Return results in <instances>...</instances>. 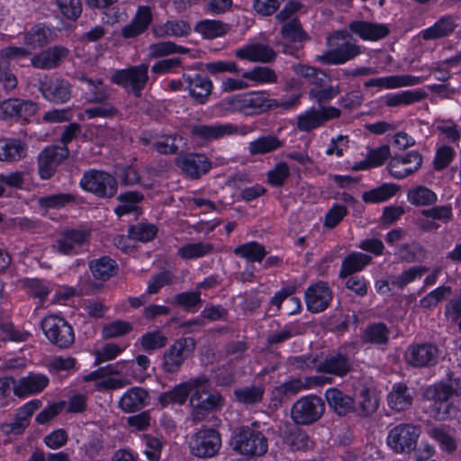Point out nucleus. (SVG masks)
Here are the masks:
<instances>
[{"label": "nucleus", "instance_id": "obj_1", "mask_svg": "<svg viewBox=\"0 0 461 461\" xmlns=\"http://www.w3.org/2000/svg\"><path fill=\"white\" fill-rule=\"evenodd\" d=\"M299 99L300 95L295 94L289 100L279 103L269 98L267 92L252 91L222 99L218 107L226 113L240 112L246 115H258L278 107L288 110L296 105Z\"/></svg>", "mask_w": 461, "mask_h": 461}, {"label": "nucleus", "instance_id": "obj_2", "mask_svg": "<svg viewBox=\"0 0 461 461\" xmlns=\"http://www.w3.org/2000/svg\"><path fill=\"white\" fill-rule=\"evenodd\" d=\"M210 378L205 375L194 377L189 398L190 420L193 423L204 420L207 416L221 410L225 400L217 390L212 389Z\"/></svg>", "mask_w": 461, "mask_h": 461}, {"label": "nucleus", "instance_id": "obj_3", "mask_svg": "<svg viewBox=\"0 0 461 461\" xmlns=\"http://www.w3.org/2000/svg\"><path fill=\"white\" fill-rule=\"evenodd\" d=\"M233 449L244 456H261L268 449L265 434L256 428L242 426L238 428L232 438Z\"/></svg>", "mask_w": 461, "mask_h": 461}, {"label": "nucleus", "instance_id": "obj_4", "mask_svg": "<svg viewBox=\"0 0 461 461\" xmlns=\"http://www.w3.org/2000/svg\"><path fill=\"white\" fill-rule=\"evenodd\" d=\"M294 361L300 368H315L317 372L340 377L346 375L352 366L349 357L340 353L330 354L323 361H319L317 357L311 355L295 357Z\"/></svg>", "mask_w": 461, "mask_h": 461}, {"label": "nucleus", "instance_id": "obj_5", "mask_svg": "<svg viewBox=\"0 0 461 461\" xmlns=\"http://www.w3.org/2000/svg\"><path fill=\"white\" fill-rule=\"evenodd\" d=\"M111 81L124 88L127 93L140 98L149 81V66L140 64L116 70L111 76Z\"/></svg>", "mask_w": 461, "mask_h": 461}, {"label": "nucleus", "instance_id": "obj_6", "mask_svg": "<svg viewBox=\"0 0 461 461\" xmlns=\"http://www.w3.org/2000/svg\"><path fill=\"white\" fill-rule=\"evenodd\" d=\"M221 447V438L218 430L202 426L190 439L189 448L193 456L199 458L215 456Z\"/></svg>", "mask_w": 461, "mask_h": 461}, {"label": "nucleus", "instance_id": "obj_7", "mask_svg": "<svg viewBox=\"0 0 461 461\" xmlns=\"http://www.w3.org/2000/svg\"><path fill=\"white\" fill-rule=\"evenodd\" d=\"M325 411L323 400L317 395L298 399L290 410L292 420L297 425H311L319 420Z\"/></svg>", "mask_w": 461, "mask_h": 461}, {"label": "nucleus", "instance_id": "obj_8", "mask_svg": "<svg viewBox=\"0 0 461 461\" xmlns=\"http://www.w3.org/2000/svg\"><path fill=\"white\" fill-rule=\"evenodd\" d=\"M420 428L411 423H402L393 427L388 433L387 445L397 454H410L417 447Z\"/></svg>", "mask_w": 461, "mask_h": 461}, {"label": "nucleus", "instance_id": "obj_9", "mask_svg": "<svg viewBox=\"0 0 461 461\" xmlns=\"http://www.w3.org/2000/svg\"><path fill=\"white\" fill-rule=\"evenodd\" d=\"M80 186L100 198H111L117 192V180L109 173L90 169L84 173Z\"/></svg>", "mask_w": 461, "mask_h": 461}, {"label": "nucleus", "instance_id": "obj_10", "mask_svg": "<svg viewBox=\"0 0 461 461\" xmlns=\"http://www.w3.org/2000/svg\"><path fill=\"white\" fill-rule=\"evenodd\" d=\"M41 326L50 343L60 348H68L75 341L73 327L61 317H45Z\"/></svg>", "mask_w": 461, "mask_h": 461}, {"label": "nucleus", "instance_id": "obj_11", "mask_svg": "<svg viewBox=\"0 0 461 461\" xmlns=\"http://www.w3.org/2000/svg\"><path fill=\"white\" fill-rule=\"evenodd\" d=\"M332 38L340 40L343 42L341 44H338L333 50L317 57V59L324 65L343 64L353 59L362 52L359 45L348 41L351 39V35L348 32H336Z\"/></svg>", "mask_w": 461, "mask_h": 461}, {"label": "nucleus", "instance_id": "obj_12", "mask_svg": "<svg viewBox=\"0 0 461 461\" xmlns=\"http://www.w3.org/2000/svg\"><path fill=\"white\" fill-rule=\"evenodd\" d=\"M196 341L193 338H180L176 339L164 352L162 369L168 374L177 373L185 360L193 354Z\"/></svg>", "mask_w": 461, "mask_h": 461}, {"label": "nucleus", "instance_id": "obj_13", "mask_svg": "<svg viewBox=\"0 0 461 461\" xmlns=\"http://www.w3.org/2000/svg\"><path fill=\"white\" fill-rule=\"evenodd\" d=\"M440 350L433 343L410 345L404 354L406 363L416 368L432 367L438 362Z\"/></svg>", "mask_w": 461, "mask_h": 461}, {"label": "nucleus", "instance_id": "obj_14", "mask_svg": "<svg viewBox=\"0 0 461 461\" xmlns=\"http://www.w3.org/2000/svg\"><path fill=\"white\" fill-rule=\"evenodd\" d=\"M340 115V110L335 106L312 107L298 115L297 128L301 131H311Z\"/></svg>", "mask_w": 461, "mask_h": 461}, {"label": "nucleus", "instance_id": "obj_15", "mask_svg": "<svg viewBox=\"0 0 461 461\" xmlns=\"http://www.w3.org/2000/svg\"><path fill=\"white\" fill-rule=\"evenodd\" d=\"M71 88V84L61 77L46 76L39 80V90L44 99L56 104L70 100Z\"/></svg>", "mask_w": 461, "mask_h": 461}, {"label": "nucleus", "instance_id": "obj_16", "mask_svg": "<svg viewBox=\"0 0 461 461\" xmlns=\"http://www.w3.org/2000/svg\"><path fill=\"white\" fill-rule=\"evenodd\" d=\"M68 147L50 145L41 151L38 156V171L41 178L50 179L57 167L69 157Z\"/></svg>", "mask_w": 461, "mask_h": 461}, {"label": "nucleus", "instance_id": "obj_17", "mask_svg": "<svg viewBox=\"0 0 461 461\" xmlns=\"http://www.w3.org/2000/svg\"><path fill=\"white\" fill-rule=\"evenodd\" d=\"M175 165L192 179H198L212 167L210 159L202 153H186L176 158Z\"/></svg>", "mask_w": 461, "mask_h": 461}, {"label": "nucleus", "instance_id": "obj_18", "mask_svg": "<svg viewBox=\"0 0 461 461\" xmlns=\"http://www.w3.org/2000/svg\"><path fill=\"white\" fill-rule=\"evenodd\" d=\"M90 232L84 230H67L60 234L53 248L60 254H77L88 243Z\"/></svg>", "mask_w": 461, "mask_h": 461}, {"label": "nucleus", "instance_id": "obj_19", "mask_svg": "<svg viewBox=\"0 0 461 461\" xmlns=\"http://www.w3.org/2000/svg\"><path fill=\"white\" fill-rule=\"evenodd\" d=\"M332 299V292L324 282H319L308 287L305 291L307 309L313 313L326 310Z\"/></svg>", "mask_w": 461, "mask_h": 461}, {"label": "nucleus", "instance_id": "obj_20", "mask_svg": "<svg viewBox=\"0 0 461 461\" xmlns=\"http://www.w3.org/2000/svg\"><path fill=\"white\" fill-rule=\"evenodd\" d=\"M188 129L192 138L205 141L218 140L238 131L237 127L230 123L215 125L192 124L188 126Z\"/></svg>", "mask_w": 461, "mask_h": 461}, {"label": "nucleus", "instance_id": "obj_21", "mask_svg": "<svg viewBox=\"0 0 461 461\" xmlns=\"http://www.w3.org/2000/svg\"><path fill=\"white\" fill-rule=\"evenodd\" d=\"M183 79L187 84L190 96L198 104H205L212 91V80L200 74L194 76L183 74Z\"/></svg>", "mask_w": 461, "mask_h": 461}, {"label": "nucleus", "instance_id": "obj_22", "mask_svg": "<svg viewBox=\"0 0 461 461\" xmlns=\"http://www.w3.org/2000/svg\"><path fill=\"white\" fill-rule=\"evenodd\" d=\"M41 406V400H32L20 407L15 413L14 420L2 426L3 430L7 434H21L29 426V419Z\"/></svg>", "mask_w": 461, "mask_h": 461}, {"label": "nucleus", "instance_id": "obj_23", "mask_svg": "<svg viewBox=\"0 0 461 461\" xmlns=\"http://www.w3.org/2000/svg\"><path fill=\"white\" fill-rule=\"evenodd\" d=\"M237 58L251 62L271 63L276 59V52L263 43L248 44L235 51Z\"/></svg>", "mask_w": 461, "mask_h": 461}, {"label": "nucleus", "instance_id": "obj_24", "mask_svg": "<svg viewBox=\"0 0 461 461\" xmlns=\"http://www.w3.org/2000/svg\"><path fill=\"white\" fill-rule=\"evenodd\" d=\"M350 32L365 41H379L390 33L386 24L375 23L366 21H353L349 23Z\"/></svg>", "mask_w": 461, "mask_h": 461}, {"label": "nucleus", "instance_id": "obj_25", "mask_svg": "<svg viewBox=\"0 0 461 461\" xmlns=\"http://www.w3.org/2000/svg\"><path fill=\"white\" fill-rule=\"evenodd\" d=\"M28 154V145L20 139H0V161L14 163L24 159Z\"/></svg>", "mask_w": 461, "mask_h": 461}, {"label": "nucleus", "instance_id": "obj_26", "mask_svg": "<svg viewBox=\"0 0 461 461\" xmlns=\"http://www.w3.org/2000/svg\"><path fill=\"white\" fill-rule=\"evenodd\" d=\"M68 52V50L65 47L54 46L35 55L32 59V64L37 68L52 69L60 65Z\"/></svg>", "mask_w": 461, "mask_h": 461}, {"label": "nucleus", "instance_id": "obj_27", "mask_svg": "<svg viewBox=\"0 0 461 461\" xmlns=\"http://www.w3.org/2000/svg\"><path fill=\"white\" fill-rule=\"evenodd\" d=\"M49 384V378L42 374H30L18 380L14 385V395L22 398L42 392Z\"/></svg>", "mask_w": 461, "mask_h": 461}, {"label": "nucleus", "instance_id": "obj_28", "mask_svg": "<svg viewBox=\"0 0 461 461\" xmlns=\"http://www.w3.org/2000/svg\"><path fill=\"white\" fill-rule=\"evenodd\" d=\"M265 392V384L258 382L235 388L233 395L237 402L246 406H253L263 401Z\"/></svg>", "mask_w": 461, "mask_h": 461}, {"label": "nucleus", "instance_id": "obj_29", "mask_svg": "<svg viewBox=\"0 0 461 461\" xmlns=\"http://www.w3.org/2000/svg\"><path fill=\"white\" fill-rule=\"evenodd\" d=\"M325 398L329 406L339 416H345L356 410L354 399L338 388L326 390Z\"/></svg>", "mask_w": 461, "mask_h": 461}, {"label": "nucleus", "instance_id": "obj_30", "mask_svg": "<svg viewBox=\"0 0 461 461\" xmlns=\"http://www.w3.org/2000/svg\"><path fill=\"white\" fill-rule=\"evenodd\" d=\"M194 377L176 385L173 389L161 393L158 396V403L162 408L169 404L183 405L191 394Z\"/></svg>", "mask_w": 461, "mask_h": 461}, {"label": "nucleus", "instance_id": "obj_31", "mask_svg": "<svg viewBox=\"0 0 461 461\" xmlns=\"http://www.w3.org/2000/svg\"><path fill=\"white\" fill-rule=\"evenodd\" d=\"M148 398V391L141 387H132L122 396L119 407L125 412H135L147 405Z\"/></svg>", "mask_w": 461, "mask_h": 461}, {"label": "nucleus", "instance_id": "obj_32", "mask_svg": "<svg viewBox=\"0 0 461 461\" xmlns=\"http://www.w3.org/2000/svg\"><path fill=\"white\" fill-rule=\"evenodd\" d=\"M388 405L397 411H404L409 409L413 401V393L411 390L403 383L393 384L392 391L387 396Z\"/></svg>", "mask_w": 461, "mask_h": 461}, {"label": "nucleus", "instance_id": "obj_33", "mask_svg": "<svg viewBox=\"0 0 461 461\" xmlns=\"http://www.w3.org/2000/svg\"><path fill=\"white\" fill-rule=\"evenodd\" d=\"M390 329L384 322L368 324L363 330L360 339L365 344L376 346L387 345L390 339Z\"/></svg>", "mask_w": 461, "mask_h": 461}, {"label": "nucleus", "instance_id": "obj_34", "mask_svg": "<svg viewBox=\"0 0 461 461\" xmlns=\"http://www.w3.org/2000/svg\"><path fill=\"white\" fill-rule=\"evenodd\" d=\"M422 79L418 77L402 75V76H390L385 77L372 78L365 82L366 87H384V88H397L402 86H411L421 83Z\"/></svg>", "mask_w": 461, "mask_h": 461}, {"label": "nucleus", "instance_id": "obj_35", "mask_svg": "<svg viewBox=\"0 0 461 461\" xmlns=\"http://www.w3.org/2000/svg\"><path fill=\"white\" fill-rule=\"evenodd\" d=\"M371 262V256L361 252H353L343 259L339 271V277L346 278L356 272H359Z\"/></svg>", "mask_w": 461, "mask_h": 461}, {"label": "nucleus", "instance_id": "obj_36", "mask_svg": "<svg viewBox=\"0 0 461 461\" xmlns=\"http://www.w3.org/2000/svg\"><path fill=\"white\" fill-rule=\"evenodd\" d=\"M427 97V94L420 90H405L397 94L387 95L384 97V104L387 107H397L401 105H410L422 101Z\"/></svg>", "mask_w": 461, "mask_h": 461}, {"label": "nucleus", "instance_id": "obj_37", "mask_svg": "<svg viewBox=\"0 0 461 461\" xmlns=\"http://www.w3.org/2000/svg\"><path fill=\"white\" fill-rule=\"evenodd\" d=\"M456 27L455 19L450 15L440 18L433 26L424 30L422 38L426 41L446 37L452 33Z\"/></svg>", "mask_w": 461, "mask_h": 461}, {"label": "nucleus", "instance_id": "obj_38", "mask_svg": "<svg viewBox=\"0 0 461 461\" xmlns=\"http://www.w3.org/2000/svg\"><path fill=\"white\" fill-rule=\"evenodd\" d=\"M230 26L218 20H203L197 23L194 31L205 39H214L228 33Z\"/></svg>", "mask_w": 461, "mask_h": 461}, {"label": "nucleus", "instance_id": "obj_39", "mask_svg": "<svg viewBox=\"0 0 461 461\" xmlns=\"http://www.w3.org/2000/svg\"><path fill=\"white\" fill-rule=\"evenodd\" d=\"M408 202L416 206L433 205L438 201V196L429 188L424 185H417L408 191Z\"/></svg>", "mask_w": 461, "mask_h": 461}, {"label": "nucleus", "instance_id": "obj_40", "mask_svg": "<svg viewBox=\"0 0 461 461\" xmlns=\"http://www.w3.org/2000/svg\"><path fill=\"white\" fill-rule=\"evenodd\" d=\"M303 333V327L297 322H290L285 324L278 330L272 332L267 338L268 346H276L282 344L294 337Z\"/></svg>", "mask_w": 461, "mask_h": 461}, {"label": "nucleus", "instance_id": "obj_41", "mask_svg": "<svg viewBox=\"0 0 461 461\" xmlns=\"http://www.w3.org/2000/svg\"><path fill=\"white\" fill-rule=\"evenodd\" d=\"M90 270L95 278L100 280H108L115 275L117 265L114 260L109 257H102L92 260L89 264Z\"/></svg>", "mask_w": 461, "mask_h": 461}, {"label": "nucleus", "instance_id": "obj_42", "mask_svg": "<svg viewBox=\"0 0 461 461\" xmlns=\"http://www.w3.org/2000/svg\"><path fill=\"white\" fill-rule=\"evenodd\" d=\"M189 51L188 48L177 45L173 41H159L149 47V57L158 59L176 53L187 54Z\"/></svg>", "mask_w": 461, "mask_h": 461}, {"label": "nucleus", "instance_id": "obj_43", "mask_svg": "<svg viewBox=\"0 0 461 461\" xmlns=\"http://www.w3.org/2000/svg\"><path fill=\"white\" fill-rule=\"evenodd\" d=\"M283 442L293 451L302 450L308 447L309 437L301 429L292 427L285 430Z\"/></svg>", "mask_w": 461, "mask_h": 461}, {"label": "nucleus", "instance_id": "obj_44", "mask_svg": "<svg viewBox=\"0 0 461 461\" xmlns=\"http://www.w3.org/2000/svg\"><path fill=\"white\" fill-rule=\"evenodd\" d=\"M282 146L283 141L276 136L267 135L251 141L249 146V150L251 155H259L272 152Z\"/></svg>", "mask_w": 461, "mask_h": 461}, {"label": "nucleus", "instance_id": "obj_45", "mask_svg": "<svg viewBox=\"0 0 461 461\" xmlns=\"http://www.w3.org/2000/svg\"><path fill=\"white\" fill-rule=\"evenodd\" d=\"M80 80L86 82L90 86V91L87 95V101L93 104H102L107 101L110 97L108 87L104 86L101 78H87L82 77Z\"/></svg>", "mask_w": 461, "mask_h": 461}, {"label": "nucleus", "instance_id": "obj_46", "mask_svg": "<svg viewBox=\"0 0 461 461\" xmlns=\"http://www.w3.org/2000/svg\"><path fill=\"white\" fill-rule=\"evenodd\" d=\"M143 198V194L136 191H129L121 194L117 197L121 204L114 209V212L118 216H122L133 212L138 209L137 204L141 202Z\"/></svg>", "mask_w": 461, "mask_h": 461}, {"label": "nucleus", "instance_id": "obj_47", "mask_svg": "<svg viewBox=\"0 0 461 461\" xmlns=\"http://www.w3.org/2000/svg\"><path fill=\"white\" fill-rule=\"evenodd\" d=\"M234 253L249 262H261L267 254L265 247L256 241L238 246L235 248Z\"/></svg>", "mask_w": 461, "mask_h": 461}, {"label": "nucleus", "instance_id": "obj_48", "mask_svg": "<svg viewBox=\"0 0 461 461\" xmlns=\"http://www.w3.org/2000/svg\"><path fill=\"white\" fill-rule=\"evenodd\" d=\"M213 249L211 243L197 242L187 243L177 249V255L185 260H191L204 257Z\"/></svg>", "mask_w": 461, "mask_h": 461}, {"label": "nucleus", "instance_id": "obj_49", "mask_svg": "<svg viewBox=\"0 0 461 461\" xmlns=\"http://www.w3.org/2000/svg\"><path fill=\"white\" fill-rule=\"evenodd\" d=\"M49 29L43 24H36L23 37V42L32 50L43 47L49 42Z\"/></svg>", "mask_w": 461, "mask_h": 461}, {"label": "nucleus", "instance_id": "obj_50", "mask_svg": "<svg viewBox=\"0 0 461 461\" xmlns=\"http://www.w3.org/2000/svg\"><path fill=\"white\" fill-rule=\"evenodd\" d=\"M173 303L185 312H194L202 303L201 292L194 290L177 294L173 298Z\"/></svg>", "mask_w": 461, "mask_h": 461}, {"label": "nucleus", "instance_id": "obj_51", "mask_svg": "<svg viewBox=\"0 0 461 461\" xmlns=\"http://www.w3.org/2000/svg\"><path fill=\"white\" fill-rule=\"evenodd\" d=\"M140 342L144 351L151 352L166 347L168 339L161 330H155L142 335Z\"/></svg>", "mask_w": 461, "mask_h": 461}, {"label": "nucleus", "instance_id": "obj_52", "mask_svg": "<svg viewBox=\"0 0 461 461\" xmlns=\"http://www.w3.org/2000/svg\"><path fill=\"white\" fill-rule=\"evenodd\" d=\"M395 184H383L377 188L363 194V200L366 203H382L393 196L398 190Z\"/></svg>", "mask_w": 461, "mask_h": 461}, {"label": "nucleus", "instance_id": "obj_53", "mask_svg": "<svg viewBox=\"0 0 461 461\" xmlns=\"http://www.w3.org/2000/svg\"><path fill=\"white\" fill-rule=\"evenodd\" d=\"M158 233L156 225L146 222H140L129 228V236L140 242L152 240Z\"/></svg>", "mask_w": 461, "mask_h": 461}, {"label": "nucleus", "instance_id": "obj_54", "mask_svg": "<svg viewBox=\"0 0 461 461\" xmlns=\"http://www.w3.org/2000/svg\"><path fill=\"white\" fill-rule=\"evenodd\" d=\"M280 33L285 40L291 42H300L306 39V33L303 30L298 18H293L283 23Z\"/></svg>", "mask_w": 461, "mask_h": 461}, {"label": "nucleus", "instance_id": "obj_55", "mask_svg": "<svg viewBox=\"0 0 461 461\" xmlns=\"http://www.w3.org/2000/svg\"><path fill=\"white\" fill-rule=\"evenodd\" d=\"M242 77L260 84H274L277 82V75L268 67H256L244 72Z\"/></svg>", "mask_w": 461, "mask_h": 461}, {"label": "nucleus", "instance_id": "obj_56", "mask_svg": "<svg viewBox=\"0 0 461 461\" xmlns=\"http://www.w3.org/2000/svg\"><path fill=\"white\" fill-rule=\"evenodd\" d=\"M427 271L428 268L425 267H411L397 276H391V285L402 289L416 277L422 276Z\"/></svg>", "mask_w": 461, "mask_h": 461}, {"label": "nucleus", "instance_id": "obj_57", "mask_svg": "<svg viewBox=\"0 0 461 461\" xmlns=\"http://www.w3.org/2000/svg\"><path fill=\"white\" fill-rule=\"evenodd\" d=\"M56 3L59 12L69 21H77L83 12L81 0H56Z\"/></svg>", "mask_w": 461, "mask_h": 461}, {"label": "nucleus", "instance_id": "obj_58", "mask_svg": "<svg viewBox=\"0 0 461 461\" xmlns=\"http://www.w3.org/2000/svg\"><path fill=\"white\" fill-rule=\"evenodd\" d=\"M142 440L145 445L144 454L147 458L150 461H158L165 442L152 435H144Z\"/></svg>", "mask_w": 461, "mask_h": 461}, {"label": "nucleus", "instance_id": "obj_59", "mask_svg": "<svg viewBox=\"0 0 461 461\" xmlns=\"http://www.w3.org/2000/svg\"><path fill=\"white\" fill-rule=\"evenodd\" d=\"M339 93L340 89L339 86H330L327 88L316 87L310 89L309 97L315 101L321 107L323 106L322 104L335 98Z\"/></svg>", "mask_w": 461, "mask_h": 461}, {"label": "nucleus", "instance_id": "obj_60", "mask_svg": "<svg viewBox=\"0 0 461 461\" xmlns=\"http://www.w3.org/2000/svg\"><path fill=\"white\" fill-rule=\"evenodd\" d=\"M430 413L438 420H445L455 417L457 413V408L449 401L433 402L430 406Z\"/></svg>", "mask_w": 461, "mask_h": 461}, {"label": "nucleus", "instance_id": "obj_61", "mask_svg": "<svg viewBox=\"0 0 461 461\" xmlns=\"http://www.w3.org/2000/svg\"><path fill=\"white\" fill-rule=\"evenodd\" d=\"M73 199V196L68 194H55L41 197L39 204L44 209H59L72 202Z\"/></svg>", "mask_w": 461, "mask_h": 461}, {"label": "nucleus", "instance_id": "obj_62", "mask_svg": "<svg viewBox=\"0 0 461 461\" xmlns=\"http://www.w3.org/2000/svg\"><path fill=\"white\" fill-rule=\"evenodd\" d=\"M425 396L433 402H442L449 401L455 395L446 385V383H438L426 389Z\"/></svg>", "mask_w": 461, "mask_h": 461}, {"label": "nucleus", "instance_id": "obj_63", "mask_svg": "<svg viewBox=\"0 0 461 461\" xmlns=\"http://www.w3.org/2000/svg\"><path fill=\"white\" fill-rule=\"evenodd\" d=\"M290 176V169L286 163H277L273 169L268 171L267 179L268 183L276 187H280L285 185V182Z\"/></svg>", "mask_w": 461, "mask_h": 461}, {"label": "nucleus", "instance_id": "obj_64", "mask_svg": "<svg viewBox=\"0 0 461 461\" xmlns=\"http://www.w3.org/2000/svg\"><path fill=\"white\" fill-rule=\"evenodd\" d=\"M451 294V287L447 285H442L435 290L429 293L426 296H424L420 301V304L423 308H431L436 306L438 303L443 301L446 296Z\"/></svg>", "mask_w": 461, "mask_h": 461}]
</instances>
